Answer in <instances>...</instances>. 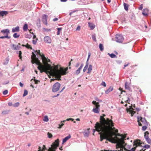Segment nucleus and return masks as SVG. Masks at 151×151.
Segmentation results:
<instances>
[{
  "label": "nucleus",
  "mask_w": 151,
  "mask_h": 151,
  "mask_svg": "<svg viewBox=\"0 0 151 151\" xmlns=\"http://www.w3.org/2000/svg\"><path fill=\"white\" fill-rule=\"evenodd\" d=\"M114 123H96L95 129H93V134L94 135L96 130L100 133V141L104 139L112 143H116V147H120L124 144L126 136L118 133V130L112 127Z\"/></svg>",
  "instance_id": "nucleus-1"
},
{
  "label": "nucleus",
  "mask_w": 151,
  "mask_h": 151,
  "mask_svg": "<svg viewBox=\"0 0 151 151\" xmlns=\"http://www.w3.org/2000/svg\"><path fill=\"white\" fill-rule=\"evenodd\" d=\"M35 53L40 56L42 61L45 65H44L41 63L38 59L36 57V55L32 52V55L31 56L32 63L33 64L35 63L38 65V68L40 71L41 73L45 72L47 75H53L55 76V78L59 79L61 76L65 75L68 73V67L65 69L60 67V70H59L58 66L54 65V67H53L49 64L48 63L50 62V60L46 58L44 55L41 54L40 50H36Z\"/></svg>",
  "instance_id": "nucleus-2"
},
{
  "label": "nucleus",
  "mask_w": 151,
  "mask_h": 151,
  "mask_svg": "<svg viewBox=\"0 0 151 151\" xmlns=\"http://www.w3.org/2000/svg\"><path fill=\"white\" fill-rule=\"evenodd\" d=\"M92 103L94 105V108L92 110L95 113H99L100 111V106L99 103L93 101L92 102Z\"/></svg>",
  "instance_id": "nucleus-3"
},
{
  "label": "nucleus",
  "mask_w": 151,
  "mask_h": 151,
  "mask_svg": "<svg viewBox=\"0 0 151 151\" xmlns=\"http://www.w3.org/2000/svg\"><path fill=\"white\" fill-rule=\"evenodd\" d=\"M59 139H57L51 145V147L49 148L47 151H56L55 150L59 146Z\"/></svg>",
  "instance_id": "nucleus-4"
},
{
  "label": "nucleus",
  "mask_w": 151,
  "mask_h": 151,
  "mask_svg": "<svg viewBox=\"0 0 151 151\" xmlns=\"http://www.w3.org/2000/svg\"><path fill=\"white\" fill-rule=\"evenodd\" d=\"M100 123H113L111 120L109 119L106 117L105 114H103L102 116H101L100 117Z\"/></svg>",
  "instance_id": "nucleus-5"
},
{
  "label": "nucleus",
  "mask_w": 151,
  "mask_h": 151,
  "mask_svg": "<svg viewBox=\"0 0 151 151\" xmlns=\"http://www.w3.org/2000/svg\"><path fill=\"white\" fill-rule=\"evenodd\" d=\"M61 86V84L58 82H56L53 86L52 87V91L55 92L58 91Z\"/></svg>",
  "instance_id": "nucleus-6"
},
{
  "label": "nucleus",
  "mask_w": 151,
  "mask_h": 151,
  "mask_svg": "<svg viewBox=\"0 0 151 151\" xmlns=\"http://www.w3.org/2000/svg\"><path fill=\"white\" fill-rule=\"evenodd\" d=\"M124 40L122 35L120 34H117L116 35L115 37L116 41L118 42H122Z\"/></svg>",
  "instance_id": "nucleus-7"
},
{
  "label": "nucleus",
  "mask_w": 151,
  "mask_h": 151,
  "mask_svg": "<svg viewBox=\"0 0 151 151\" xmlns=\"http://www.w3.org/2000/svg\"><path fill=\"white\" fill-rule=\"evenodd\" d=\"M44 41L46 43L50 44L52 42V40L49 36H46L44 38Z\"/></svg>",
  "instance_id": "nucleus-8"
},
{
  "label": "nucleus",
  "mask_w": 151,
  "mask_h": 151,
  "mask_svg": "<svg viewBox=\"0 0 151 151\" xmlns=\"http://www.w3.org/2000/svg\"><path fill=\"white\" fill-rule=\"evenodd\" d=\"M127 111L128 112H129V113L131 114V116H132L135 113V112L133 111V109L132 106H130L129 109L127 108Z\"/></svg>",
  "instance_id": "nucleus-9"
},
{
  "label": "nucleus",
  "mask_w": 151,
  "mask_h": 151,
  "mask_svg": "<svg viewBox=\"0 0 151 151\" xmlns=\"http://www.w3.org/2000/svg\"><path fill=\"white\" fill-rule=\"evenodd\" d=\"M137 122L138 123H140V122L142 123H147L145 118L139 116H137Z\"/></svg>",
  "instance_id": "nucleus-10"
},
{
  "label": "nucleus",
  "mask_w": 151,
  "mask_h": 151,
  "mask_svg": "<svg viewBox=\"0 0 151 151\" xmlns=\"http://www.w3.org/2000/svg\"><path fill=\"white\" fill-rule=\"evenodd\" d=\"M47 16L45 14L43 15L42 17V21L43 23H44L46 25L47 24Z\"/></svg>",
  "instance_id": "nucleus-11"
},
{
  "label": "nucleus",
  "mask_w": 151,
  "mask_h": 151,
  "mask_svg": "<svg viewBox=\"0 0 151 151\" xmlns=\"http://www.w3.org/2000/svg\"><path fill=\"white\" fill-rule=\"evenodd\" d=\"M142 14L143 15L147 16L148 15V9H145L143 10Z\"/></svg>",
  "instance_id": "nucleus-12"
},
{
  "label": "nucleus",
  "mask_w": 151,
  "mask_h": 151,
  "mask_svg": "<svg viewBox=\"0 0 151 151\" xmlns=\"http://www.w3.org/2000/svg\"><path fill=\"white\" fill-rule=\"evenodd\" d=\"M8 13L7 11H0V16L1 17H3L4 15H6Z\"/></svg>",
  "instance_id": "nucleus-13"
},
{
  "label": "nucleus",
  "mask_w": 151,
  "mask_h": 151,
  "mask_svg": "<svg viewBox=\"0 0 151 151\" xmlns=\"http://www.w3.org/2000/svg\"><path fill=\"white\" fill-rule=\"evenodd\" d=\"M19 31V26H17L13 28L12 29V32H18Z\"/></svg>",
  "instance_id": "nucleus-14"
},
{
  "label": "nucleus",
  "mask_w": 151,
  "mask_h": 151,
  "mask_svg": "<svg viewBox=\"0 0 151 151\" xmlns=\"http://www.w3.org/2000/svg\"><path fill=\"white\" fill-rule=\"evenodd\" d=\"M1 32L4 34H9L10 33L9 30L8 29L2 30L1 31Z\"/></svg>",
  "instance_id": "nucleus-15"
},
{
  "label": "nucleus",
  "mask_w": 151,
  "mask_h": 151,
  "mask_svg": "<svg viewBox=\"0 0 151 151\" xmlns=\"http://www.w3.org/2000/svg\"><path fill=\"white\" fill-rule=\"evenodd\" d=\"M71 137V136L70 135H69L68 136L66 137L64 139H63V143L65 142L67 140L69 139Z\"/></svg>",
  "instance_id": "nucleus-16"
},
{
  "label": "nucleus",
  "mask_w": 151,
  "mask_h": 151,
  "mask_svg": "<svg viewBox=\"0 0 151 151\" xmlns=\"http://www.w3.org/2000/svg\"><path fill=\"white\" fill-rule=\"evenodd\" d=\"M92 70V65H89L88 68V71L87 72V73L88 74L90 73L91 71Z\"/></svg>",
  "instance_id": "nucleus-17"
},
{
  "label": "nucleus",
  "mask_w": 151,
  "mask_h": 151,
  "mask_svg": "<svg viewBox=\"0 0 151 151\" xmlns=\"http://www.w3.org/2000/svg\"><path fill=\"white\" fill-rule=\"evenodd\" d=\"M73 120H74L72 118H70L67 119L65 120H63V121H61L60 123H63V122H70V121L73 122Z\"/></svg>",
  "instance_id": "nucleus-18"
},
{
  "label": "nucleus",
  "mask_w": 151,
  "mask_h": 151,
  "mask_svg": "<svg viewBox=\"0 0 151 151\" xmlns=\"http://www.w3.org/2000/svg\"><path fill=\"white\" fill-rule=\"evenodd\" d=\"M113 87H110L109 89H108L107 90H106L105 92V93L106 94H108L111 91L113 90Z\"/></svg>",
  "instance_id": "nucleus-19"
},
{
  "label": "nucleus",
  "mask_w": 151,
  "mask_h": 151,
  "mask_svg": "<svg viewBox=\"0 0 151 151\" xmlns=\"http://www.w3.org/2000/svg\"><path fill=\"white\" fill-rule=\"evenodd\" d=\"M88 24H89V26L90 27V28L91 29H93L95 27V26L94 25H93V24H92L91 23H90L89 22Z\"/></svg>",
  "instance_id": "nucleus-20"
},
{
  "label": "nucleus",
  "mask_w": 151,
  "mask_h": 151,
  "mask_svg": "<svg viewBox=\"0 0 151 151\" xmlns=\"http://www.w3.org/2000/svg\"><path fill=\"white\" fill-rule=\"evenodd\" d=\"M149 133L148 131H146L144 133V137L145 139H147L149 137Z\"/></svg>",
  "instance_id": "nucleus-21"
},
{
  "label": "nucleus",
  "mask_w": 151,
  "mask_h": 151,
  "mask_svg": "<svg viewBox=\"0 0 151 151\" xmlns=\"http://www.w3.org/2000/svg\"><path fill=\"white\" fill-rule=\"evenodd\" d=\"M108 55H109L112 58H117V57L116 56V55L114 53H111L110 54L109 53H108Z\"/></svg>",
  "instance_id": "nucleus-22"
},
{
  "label": "nucleus",
  "mask_w": 151,
  "mask_h": 151,
  "mask_svg": "<svg viewBox=\"0 0 151 151\" xmlns=\"http://www.w3.org/2000/svg\"><path fill=\"white\" fill-rule=\"evenodd\" d=\"M124 6L125 10L127 11L128 10V5L125 3H124Z\"/></svg>",
  "instance_id": "nucleus-23"
},
{
  "label": "nucleus",
  "mask_w": 151,
  "mask_h": 151,
  "mask_svg": "<svg viewBox=\"0 0 151 151\" xmlns=\"http://www.w3.org/2000/svg\"><path fill=\"white\" fill-rule=\"evenodd\" d=\"M42 120L44 122H47L49 120L48 116H45Z\"/></svg>",
  "instance_id": "nucleus-24"
},
{
  "label": "nucleus",
  "mask_w": 151,
  "mask_h": 151,
  "mask_svg": "<svg viewBox=\"0 0 151 151\" xmlns=\"http://www.w3.org/2000/svg\"><path fill=\"white\" fill-rule=\"evenodd\" d=\"M125 89H126L129 90L130 89V87L128 84V83L127 82H126L125 83Z\"/></svg>",
  "instance_id": "nucleus-25"
},
{
  "label": "nucleus",
  "mask_w": 151,
  "mask_h": 151,
  "mask_svg": "<svg viewBox=\"0 0 151 151\" xmlns=\"http://www.w3.org/2000/svg\"><path fill=\"white\" fill-rule=\"evenodd\" d=\"M88 62H86V64L85 66V67L84 68V69H83V72H85L87 69V68H88Z\"/></svg>",
  "instance_id": "nucleus-26"
},
{
  "label": "nucleus",
  "mask_w": 151,
  "mask_h": 151,
  "mask_svg": "<svg viewBox=\"0 0 151 151\" xmlns=\"http://www.w3.org/2000/svg\"><path fill=\"white\" fill-rule=\"evenodd\" d=\"M28 29V25L27 24H25L23 27V30L24 31H26Z\"/></svg>",
  "instance_id": "nucleus-27"
},
{
  "label": "nucleus",
  "mask_w": 151,
  "mask_h": 151,
  "mask_svg": "<svg viewBox=\"0 0 151 151\" xmlns=\"http://www.w3.org/2000/svg\"><path fill=\"white\" fill-rule=\"evenodd\" d=\"M25 36L26 38L29 39L31 38L32 37V35L30 33L29 34H25Z\"/></svg>",
  "instance_id": "nucleus-28"
},
{
  "label": "nucleus",
  "mask_w": 151,
  "mask_h": 151,
  "mask_svg": "<svg viewBox=\"0 0 151 151\" xmlns=\"http://www.w3.org/2000/svg\"><path fill=\"white\" fill-rule=\"evenodd\" d=\"M9 113V111L8 110H5L3 111L2 112V114L3 115H5L8 114Z\"/></svg>",
  "instance_id": "nucleus-29"
},
{
  "label": "nucleus",
  "mask_w": 151,
  "mask_h": 151,
  "mask_svg": "<svg viewBox=\"0 0 151 151\" xmlns=\"http://www.w3.org/2000/svg\"><path fill=\"white\" fill-rule=\"evenodd\" d=\"M99 48L101 51H103L104 50V46L101 44H100L99 45Z\"/></svg>",
  "instance_id": "nucleus-30"
},
{
  "label": "nucleus",
  "mask_w": 151,
  "mask_h": 151,
  "mask_svg": "<svg viewBox=\"0 0 151 151\" xmlns=\"http://www.w3.org/2000/svg\"><path fill=\"white\" fill-rule=\"evenodd\" d=\"M62 28L61 27L57 28V35H59L60 34V32L62 30Z\"/></svg>",
  "instance_id": "nucleus-31"
},
{
  "label": "nucleus",
  "mask_w": 151,
  "mask_h": 151,
  "mask_svg": "<svg viewBox=\"0 0 151 151\" xmlns=\"http://www.w3.org/2000/svg\"><path fill=\"white\" fill-rule=\"evenodd\" d=\"M92 38L94 41L95 42L96 41V36L95 34H93L92 35Z\"/></svg>",
  "instance_id": "nucleus-32"
},
{
  "label": "nucleus",
  "mask_w": 151,
  "mask_h": 151,
  "mask_svg": "<svg viewBox=\"0 0 151 151\" xmlns=\"http://www.w3.org/2000/svg\"><path fill=\"white\" fill-rule=\"evenodd\" d=\"M28 92L27 90H24V93L23 94V96L24 97L25 96H26L28 94Z\"/></svg>",
  "instance_id": "nucleus-33"
},
{
  "label": "nucleus",
  "mask_w": 151,
  "mask_h": 151,
  "mask_svg": "<svg viewBox=\"0 0 151 151\" xmlns=\"http://www.w3.org/2000/svg\"><path fill=\"white\" fill-rule=\"evenodd\" d=\"M20 44H19L18 45H16V47L15 48V50H19L21 48V47L20 46Z\"/></svg>",
  "instance_id": "nucleus-34"
},
{
  "label": "nucleus",
  "mask_w": 151,
  "mask_h": 151,
  "mask_svg": "<svg viewBox=\"0 0 151 151\" xmlns=\"http://www.w3.org/2000/svg\"><path fill=\"white\" fill-rule=\"evenodd\" d=\"M13 37L15 38H18L19 37V35H18L17 33H15L13 34Z\"/></svg>",
  "instance_id": "nucleus-35"
},
{
  "label": "nucleus",
  "mask_w": 151,
  "mask_h": 151,
  "mask_svg": "<svg viewBox=\"0 0 151 151\" xmlns=\"http://www.w3.org/2000/svg\"><path fill=\"white\" fill-rule=\"evenodd\" d=\"M47 135L48 137L49 138H52V134L49 132H47Z\"/></svg>",
  "instance_id": "nucleus-36"
},
{
  "label": "nucleus",
  "mask_w": 151,
  "mask_h": 151,
  "mask_svg": "<svg viewBox=\"0 0 151 151\" xmlns=\"http://www.w3.org/2000/svg\"><path fill=\"white\" fill-rule=\"evenodd\" d=\"M145 139L148 143L150 144H151V139L149 138H148L147 139Z\"/></svg>",
  "instance_id": "nucleus-37"
},
{
  "label": "nucleus",
  "mask_w": 151,
  "mask_h": 151,
  "mask_svg": "<svg viewBox=\"0 0 151 151\" xmlns=\"http://www.w3.org/2000/svg\"><path fill=\"white\" fill-rule=\"evenodd\" d=\"M9 60V59L8 58H6L5 60V62L4 63V64H7Z\"/></svg>",
  "instance_id": "nucleus-38"
},
{
  "label": "nucleus",
  "mask_w": 151,
  "mask_h": 151,
  "mask_svg": "<svg viewBox=\"0 0 151 151\" xmlns=\"http://www.w3.org/2000/svg\"><path fill=\"white\" fill-rule=\"evenodd\" d=\"M19 105V102H17L15 103L13 105V106L14 107H18Z\"/></svg>",
  "instance_id": "nucleus-39"
},
{
  "label": "nucleus",
  "mask_w": 151,
  "mask_h": 151,
  "mask_svg": "<svg viewBox=\"0 0 151 151\" xmlns=\"http://www.w3.org/2000/svg\"><path fill=\"white\" fill-rule=\"evenodd\" d=\"M46 150V147L45 145H43L42 147V149H41V151H45Z\"/></svg>",
  "instance_id": "nucleus-40"
},
{
  "label": "nucleus",
  "mask_w": 151,
  "mask_h": 151,
  "mask_svg": "<svg viewBox=\"0 0 151 151\" xmlns=\"http://www.w3.org/2000/svg\"><path fill=\"white\" fill-rule=\"evenodd\" d=\"M22 55V52L21 51H19V58L20 59H21L22 57L21 56Z\"/></svg>",
  "instance_id": "nucleus-41"
},
{
  "label": "nucleus",
  "mask_w": 151,
  "mask_h": 151,
  "mask_svg": "<svg viewBox=\"0 0 151 151\" xmlns=\"http://www.w3.org/2000/svg\"><path fill=\"white\" fill-rule=\"evenodd\" d=\"M89 132H85L84 133V136L86 137H88L89 135Z\"/></svg>",
  "instance_id": "nucleus-42"
},
{
  "label": "nucleus",
  "mask_w": 151,
  "mask_h": 151,
  "mask_svg": "<svg viewBox=\"0 0 151 151\" xmlns=\"http://www.w3.org/2000/svg\"><path fill=\"white\" fill-rule=\"evenodd\" d=\"M147 128V127L146 126H143L142 127V130L143 131H145Z\"/></svg>",
  "instance_id": "nucleus-43"
},
{
  "label": "nucleus",
  "mask_w": 151,
  "mask_h": 151,
  "mask_svg": "<svg viewBox=\"0 0 151 151\" xmlns=\"http://www.w3.org/2000/svg\"><path fill=\"white\" fill-rule=\"evenodd\" d=\"M37 38H36L35 40H32V43H33L34 44V45H35L36 44V42H37Z\"/></svg>",
  "instance_id": "nucleus-44"
},
{
  "label": "nucleus",
  "mask_w": 151,
  "mask_h": 151,
  "mask_svg": "<svg viewBox=\"0 0 151 151\" xmlns=\"http://www.w3.org/2000/svg\"><path fill=\"white\" fill-rule=\"evenodd\" d=\"M130 101V99L129 97H127V100L126 101H125V102L126 103H128V104H129Z\"/></svg>",
  "instance_id": "nucleus-45"
},
{
  "label": "nucleus",
  "mask_w": 151,
  "mask_h": 151,
  "mask_svg": "<svg viewBox=\"0 0 151 151\" xmlns=\"http://www.w3.org/2000/svg\"><path fill=\"white\" fill-rule=\"evenodd\" d=\"M8 93V91L7 90H5L3 92V94L4 95H6Z\"/></svg>",
  "instance_id": "nucleus-46"
},
{
  "label": "nucleus",
  "mask_w": 151,
  "mask_h": 151,
  "mask_svg": "<svg viewBox=\"0 0 151 151\" xmlns=\"http://www.w3.org/2000/svg\"><path fill=\"white\" fill-rule=\"evenodd\" d=\"M101 85L104 86V87H106V84L105 82L103 81L101 83Z\"/></svg>",
  "instance_id": "nucleus-47"
},
{
  "label": "nucleus",
  "mask_w": 151,
  "mask_h": 151,
  "mask_svg": "<svg viewBox=\"0 0 151 151\" xmlns=\"http://www.w3.org/2000/svg\"><path fill=\"white\" fill-rule=\"evenodd\" d=\"M26 47L28 48H30L31 49H32V48L30 46V45H29L28 44H27V45H26Z\"/></svg>",
  "instance_id": "nucleus-48"
},
{
  "label": "nucleus",
  "mask_w": 151,
  "mask_h": 151,
  "mask_svg": "<svg viewBox=\"0 0 151 151\" xmlns=\"http://www.w3.org/2000/svg\"><path fill=\"white\" fill-rule=\"evenodd\" d=\"M144 147L145 148H147V149L149 148L150 147V145H145Z\"/></svg>",
  "instance_id": "nucleus-49"
},
{
  "label": "nucleus",
  "mask_w": 151,
  "mask_h": 151,
  "mask_svg": "<svg viewBox=\"0 0 151 151\" xmlns=\"http://www.w3.org/2000/svg\"><path fill=\"white\" fill-rule=\"evenodd\" d=\"M12 49L15 50V48L16 47V45H14V44H12Z\"/></svg>",
  "instance_id": "nucleus-50"
},
{
  "label": "nucleus",
  "mask_w": 151,
  "mask_h": 151,
  "mask_svg": "<svg viewBox=\"0 0 151 151\" xmlns=\"http://www.w3.org/2000/svg\"><path fill=\"white\" fill-rule=\"evenodd\" d=\"M80 72V71L78 69L75 72L76 74L77 75H78Z\"/></svg>",
  "instance_id": "nucleus-51"
},
{
  "label": "nucleus",
  "mask_w": 151,
  "mask_h": 151,
  "mask_svg": "<svg viewBox=\"0 0 151 151\" xmlns=\"http://www.w3.org/2000/svg\"><path fill=\"white\" fill-rule=\"evenodd\" d=\"M64 124V123H62L61 124H59V127L58 128L59 129L61 128Z\"/></svg>",
  "instance_id": "nucleus-52"
},
{
  "label": "nucleus",
  "mask_w": 151,
  "mask_h": 151,
  "mask_svg": "<svg viewBox=\"0 0 151 151\" xmlns=\"http://www.w3.org/2000/svg\"><path fill=\"white\" fill-rule=\"evenodd\" d=\"M143 8V4H141L139 7V9L140 10H141Z\"/></svg>",
  "instance_id": "nucleus-53"
},
{
  "label": "nucleus",
  "mask_w": 151,
  "mask_h": 151,
  "mask_svg": "<svg viewBox=\"0 0 151 151\" xmlns=\"http://www.w3.org/2000/svg\"><path fill=\"white\" fill-rule=\"evenodd\" d=\"M90 55H91L90 53H88V59H87V61H86V62H88V60H89V58H90Z\"/></svg>",
  "instance_id": "nucleus-54"
},
{
  "label": "nucleus",
  "mask_w": 151,
  "mask_h": 151,
  "mask_svg": "<svg viewBox=\"0 0 151 151\" xmlns=\"http://www.w3.org/2000/svg\"><path fill=\"white\" fill-rule=\"evenodd\" d=\"M8 34H6V35L5 36H7L8 37H6V38H7V39H9L11 38V37L10 36H8Z\"/></svg>",
  "instance_id": "nucleus-55"
},
{
  "label": "nucleus",
  "mask_w": 151,
  "mask_h": 151,
  "mask_svg": "<svg viewBox=\"0 0 151 151\" xmlns=\"http://www.w3.org/2000/svg\"><path fill=\"white\" fill-rule=\"evenodd\" d=\"M81 29L80 26H78L76 28V30H80Z\"/></svg>",
  "instance_id": "nucleus-56"
},
{
  "label": "nucleus",
  "mask_w": 151,
  "mask_h": 151,
  "mask_svg": "<svg viewBox=\"0 0 151 151\" xmlns=\"http://www.w3.org/2000/svg\"><path fill=\"white\" fill-rule=\"evenodd\" d=\"M8 37L7 36H1V37H0V39H4V38H6V37Z\"/></svg>",
  "instance_id": "nucleus-57"
},
{
  "label": "nucleus",
  "mask_w": 151,
  "mask_h": 151,
  "mask_svg": "<svg viewBox=\"0 0 151 151\" xmlns=\"http://www.w3.org/2000/svg\"><path fill=\"white\" fill-rule=\"evenodd\" d=\"M80 65V63H77L76 65V67H78Z\"/></svg>",
  "instance_id": "nucleus-58"
},
{
  "label": "nucleus",
  "mask_w": 151,
  "mask_h": 151,
  "mask_svg": "<svg viewBox=\"0 0 151 151\" xmlns=\"http://www.w3.org/2000/svg\"><path fill=\"white\" fill-rule=\"evenodd\" d=\"M58 18H55L53 20V21H54V22H55V21H57L58 20Z\"/></svg>",
  "instance_id": "nucleus-59"
},
{
  "label": "nucleus",
  "mask_w": 151,
  "mask_h": 151,
  "mask_svg": "<svg viewBox=\"0 0 151 151\" xmlns=\"http://www.w3.org/2000/svg\"><path fill=\"white\" fill-rule=\"evenodd\" d=\"M19 85L21 87H22L23 86V84L21 82H20L19 83Z\"/></svg>",
  "instance_id": "nucleus-60"
},
{
  "label": "nucleus",
  "mask_w": 151,
  "mask_h": 151,
  "mask_svg": "<svg viewBox=\"0 0 151 151\" xmlns=\"http://www.w3.org/2000/svg\"><path fill=\"white\" fill-rule=\"evenodd\" d=\"M65 86L60 91L59 93L62 92L63 91V90L65 89Z\"/></svg>",
  "instance_id": "nucleus-61"
},
{
  "label": "nucleus",
  "mask_w": 151,
  "mask_h": 151,
  "mask_svg": "<svg viewBox=\"0 0 151 151\" xmlns=\"http://www.w3.org/2000/svg\"><path fill=\"white\" fill-rule=\"evenodd\" d=\"M12 105V104L11 102H9L8 103V105L9 106H11Z\"/></svg>",
  "instance_id": "nucleus-62"
},
{
  "label": "nucleus",
  "mask_w": 151,
  "mask_h": 151,
  "mask_svg": "<svg viewBox=\"0 0 151 151\" xmlns=\"http://www.w3.org/2000/svg\"><path fill=\"white\" fill-rule=\"evenodd\" d=\"M59 95V94H58L54 96H52V97L54 98L58 96Z\"/></svg>",
  "instance_id": "nucleus-63"
},
{
  "label": "nucleus",
  "mask_w": 151,
  "mask_h": 151,
  "mask_svg": "<svg viewBox=\"0 0 151 151\" xmlns=\"http://www.w3.org/2000/svg\"><path fill=\"white\" fill-rule=\"evenodd\" d=\"M82 68V67L80 66V67L78 69V70H79L81 71V70Z\"/></svg>",
  "instance_id": "nucleus-64"
}]
</instances>
